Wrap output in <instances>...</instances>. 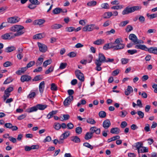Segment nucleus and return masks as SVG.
Listing matches in <instances>:
<instances>
[{
  "label": "nucleus",
  "mask_w": 157,
  "mask_h": 157,
  "mask_svg": "<svg viewBox=\"0 0 157 157\" xmlns=\"http://www.w3.org/2000/svg\"><path fill=\"white\" fill-rule=\"evenodd\" d=\"M24 29V27L23 26L18 25H14L10 28V30L13 32H17L13 36H11L13 34L12 33H7L2 35L1 37L3 40H6L20 36L24 33L25 31Z\"/></svg>",
  "instance_id": "obj_1"
},
{
  "label": "nucleus",
  "mask_w": 157,
  "mask_h": 157,
  "mask_svg": "<svg viewBox=\"0 0 157 157\" xmlns=\"http://www.w3.org/2000/svg\"><path fill=\"white\" fill-rule=\"evenodd\" d=\"M105 57L104 55L101 53H99L98 59H96L95 61V63L96 65L95 69L98 71H101L102 68L101 66L102 63L105 62Z\"/></svg>",
  "instance_id": "obj_2"
},
{
  "label": "nucleus",
  "mask_w": 157,
  "mask_h": 157,
  "mask_svg": "<svg viewBox=\"0 0 157 157\" xmlns=\"http://www.w3.org/2000/svg\"><path fill=\"white\" fill-rule=\"evenodd\" d=\"M140 8V7L138 6H134L132 7L128 6L122 11V14L124 15L130 13L134 12L135 11L137 10Z\"/></svg>",
  "instance_id": "obj_3"
},
{
  "label": "nucleus",
  "mask_w": 157,
  "mask_h": 157,
  "mask_svg": "<svg viewBox=\"0 0 157 157\" xmlns=\"http://www.w3.org/2000/svg\"><path fill=\"white\" fill-rule=\"evenodd\" d=\"M129 40H131L134 44H143L144 42L141 40H138L136 35L133 34H131L129 35L128 36Z\"/></svg>",
  "instance_id": "obj_4"
},
{
  "label": "nucleus",
  "mask_w": 157,
  "mask_h": 157,
  "mask_svg": "<svg viewBox=\"0 0 157 157\" xmlns=\"http://www.w3.org/2000/svg\"><path fill=\"white\" fill-rule=\"evenodd\" d=\"M20 18L16 16L8 18L7 19L8 22L11 24H14L19 22Z\"/></svg>",
  "instance_id": "obj_5"
},
{
  "label": "nucleus",
  "mask_w": 157,
  "mask_h": 157,
  "mask_svg": "<svg viewBox=\"0 0 157 157\" xmlns=\"http://www.w3.org/2000/svg\"><path fill=\"white\" fill-rule=\"evenodd\" d=\"M75 74L81 82L84 80V78L83 74L81 72L80 70H77L75 71Z\"/></svg>",
  "instance_id": "obj_6"
},
{
  "label": "nucleus",
  "mask_w": 157,
  "mask_h": 157,
  "mask_svg": "<svg viewBox=\"0 0 157 157\" xmlns=\"http://www.w3.org/2000/svg\"><path fill=\"white\" fill-rule=\"evenodd\" d=\"M40 51L42 52H45L47 50V47L45 44L40 42L37 43Z\"/></svg>",
  "instance_id": "obj_7"
},
{
  "label": "nucleus",
  "mask_w": 157,
  "mask_h": 157,
  "mask_svg": "<svg viewBox=\"0 0 157 157\" xmlns=\"http://www.w3.org/2000/svg\"><path fill=\"white\" fill-rule=\"evenodd\" d=\"M31 79L32 77L30 76L27 75H23L21 78V81L22 82H29Z\"/></svg>",
  "instance_id": "obj_8"
},
{
  "label": "nucleus",
  "mask_w": 157,
  "mask_h": 157,
  "mask_svg": "<svg viewBox=\"0 0 157 157\" xmlns=\"http://www.w3.org/2000/svg\"><path fill=\"white\" fill-rule=\"evenodd\" d=\"M113 50H121L124 47V45L123 44H114V43H113Z\"/></svg>",
  "instance_id": "obj_9"
},
{
  "label": "nucleus",
  "mask_w": 157,
  "mask_h": 157,
  "mask_svg": "<svg viewBox=\"0 0 157 157\" xmlns=\"http://www.w3.org/2000/svg\"><path fill=\"white\" fill-rule=\"evenodd\" d=\"M73 99V96H69L64 101L63 104L65 106L69 105Z\"/></svg>",
  "instance_id": "obj_10"
},
{
  "label": "nucleus",
  "mask_w": 157,
  "mask_h": 157,
  "mask_svg": "<svg viewBox=\"0 0 157 157\" xmlns=\"http://www.w3.org/2000/svg\"><path fill=\"white\" fill-rule=\"evenodd\" d=\"M90 131L92 135L94 132L97 134H99L100 133L101 130L100 128H98L94 126L90 128Z\"/></svg>",
  "instance_id": "obj_11"
},
{
  "label": "nucleus",
  "mask_w": 157,
  "mask_h": 157,
  "mask_svg": "<svg viewBox=\"0 0 157 157\" xmlns=\"http://www.w3.org/2000/svg\"><path fill=\"white\" fill-rule=\"evenodd\" d=\"M111 125V123L109 120L107 119L105 120L103 123V127L105 129L108 128Z\"/></svg>",
  "instance_id": "obj_12"
},
{
  "label": "nucleus",
  "mask_w": 157,
  "mask_h": 157,
  "mask_svg": "<svg viewBox=\"0 0 157 157\" xmlns=\"http://www.w3.org/2000/svg\"><path fill=\"white\" fill-rule=\"evenodd\" d=\"M135 48L137 49L148 51V48L144 45L137 44L136 45Z\"/></svg>",
  "instance_id": "obj_13"
},
{
  "label": "nucleus",
  "mask_w": 157,
  "mask_h": 157,
  "mask_svg": "<svg viewBox=\"0 0 157 157\" xmlns=\"http://www.w3.org/2000/svg\"><path fill=\"white\" fill-rule=\"evenodd\" d=\"M45 22L44 19H40L35 20L33 22V24L34 25H40Z\"/></svg>",
  "instance_id": "obj_14"
},
{
  "label": "nucleus",
  "mask_w": 157,
  "mask_h": 157,
  "mask_svg": "<svg viewBox=\"0 0 157 157\" xmlns=\"http://www.w3.org/2000/svg\"><path fill=\"white\" fill-rule=\"evenodd\" d=\"M45 87V82L44 81L41 82L39 86V90L41 94L43 93Z\"/></svg>",
  "instance_id": "obj_15"
},
{
  "label": "nucleus",
  "mask_w": 157,
  "mask_h": 157,
  "mask_svg": "<svg viewBox=\"0 0 157 157\" xmlns=\"http://www.w3.org/2000/svg\"><path fill=\"white\" fill-rule=\"evenodd\" d=\"M71 140L75 143H78L80 142L81 140L77 136H73L70 137Z\"/></svg>",
  "instance_id": "obj_16"
},
{
  "label": "nucleus",
  "mask_w": 157,
  "mask_h": 157,
  "mask_svg": "<svg viewBox=\"0 0 157 157\" xmlns=\"http://www.w3.org/2000/svg\"><path fill=\"white\" fill-rule=\"evenodd\" d=\"M26 68L25 67L19 68V70L16 72V74L18 75H21L22 74H23L24 72L27 70Z\"/></svg>",
  "instance_id": "obj_17"
},
{
  "label": "nucleus",
  "mask_w": 157,
  "mask_h": 157,
  "mask_svg": "<svg viewBox=\"0 0 157 157\" xmlns=\"http://www.w3.org/2000/svg\"><path fill=\"white\" fill-rule=\"evenodd\" d=\"M133 90L132 87L129 86H128L126 90L124 92L125 94L128 96L132 92Z\"/></svg>",
  "instance_id": "obj_18"
},
{
  "label": "nucleus",
  "mask_w": 157,
  "mask_h": 157,
  "mask_svg": "<svg viewBox=\"0 0 157 157\" xmlns=\"http://www.w3.org/2000/svg\"><path fill=\"white\" fill-rule=\"evenodd\" d=\"M36 105L35 106L28 108L26 109V112L28 113H31L34 112H36L37 110Z\"/></svg>",
  "instance_id": "obj_19"
},
{
  "label": "nucleus",
  "mask_w": 157,
  "mask_h": 157,
  "mask_svg": "<svg viewBox=\"0 0 157 157\" xmlns=\"http://www.w3.org/2000/svg\"><path fill=\"white\" fill-rule=\"evenodd\" d=\"M121 132L120 129L118 128H113L111 129L110 132L112 134H118Z\"/></svg>",
  "instance_id": "obj_20"
},
{
  "label": "nucleus",
  "mask_w": 157,
  "mask_h": 157,
  "mask_svg": "<svg viewBox=\"0 0 157 157\" xmlns=\"http://www.w3.org/2000/svg\"><path fill=\"white\" fill-rule=\"evenodd\" d=\"M148 52L150 53L157 55V47H152L148 48Z\"/></svg>",
  "instance_id": "obj_21"
},
{
  "label": "nucleus",
  "mask_w": 157,
  "mask_h": 157,
  "mask_svg": "<svg viewBox=\"0 0 157 157\" xmlns=\"http://www.w3.org/2000/svg\"><path fill=\"white\" fill-rule=\"evenodd\" d=\"M57 112L56 110H53L48 113L47 116V118L48 119H50L53 117V115L56 114Z\"/></svg>",
  "instance_id": "obj_22"
},
{
  "label": "nucleus",
  "mask_w": 157,
  "mask_h": 157,
  "mask_svg": "<svg viewBox=\"0 0 157 157\" xmlns=\"http://www.w3.org/2000/svg\"><path fill=\"white\" fill-rule=\"evenodd\" d=\"M37 110H43L45 109L47 107L46 105H43L42 104H38L36 105Z\"/></svg>",
  "instance_id": "obj_23"
},
{
  "label": "nucleus",
  "mask_w": 157,
  "mask_h": 157,
  "mask_svg": "<svg viewBox=\"0 0 157 157\" xmlns=\"http://www.w3.org/2000/svg\"><path fill=\"white\" fill-rule=\"evenodd\" d=\"M113 16V13L112 12H106L103 15V17L105 19H107L110 18Z\"/></svg>",
  "instance_id": "obj_24"
},
{
  "label": "nucleus",
  "mask_w": 157,
  "mask_h": 157,
  "mask_svg": "<svg viewBox=\"0 0 157 157\" xmlns=\"http://www.w3.org/2000/svg\"><path fill=\"white\" fill-rule=\"evenodd\" d=\"M105 43V40L101 39L97 40L93 42V44L95 45H99Z\"/></svg>",
  "instance_id": "obj_25"
},
{
  "label": "nucleus",
  "mask_w": 157,
  "mask_h": 157,
  "mask_svg": "<svg viewBox=\"0 0 157 157\" xmlns=\"http://www.w3.org/2000/svg\"><path fill=\"white\" fill-rule=\"evenodd\" d=\"M113 44L112 42L107 44H105L103 47V49L105 50H107L108 49L113 48Z\"/></svg>",
  "instance_id": "obj_26"
},
{
  "label": "nucleus",
  "mask_w": 157,
  "mask_h": 157,
  "mask_svg": "<svg viewBox=\"0 0 157 157\" xmlns=\"http://www.w3.org/2000/svg\"><path fill=\"white\" fill-rule=\"evenodd\" d=\"M82 31L84 32L92 31L91 25H89L84 26L82 29Z\"/></svg>",
  "instance_id": "obj_27"
},
{
  "label": "nucleus",
  "mask_w": 157,
  "mask_h": 157,
  "mask_svg": "<svg viewBox=\"0 0 157 157\" xmlns=\"http://www.w3.org/2000/svg\"><path fill=\"white\" fill-rule=\"evenodd\" d=\"M42 79V76L41 75H39L36 76L32 79V82H36L40 81Z\"/></svg>",
  "instance_id": "obj_28"
},
{
  "label": "nucleus",
  "mask_w": 157,
  "mask_h": 157,
  "mask_svg": "<svg viewBox=\"0 0 157 157\" xmlns=\"http://www.w3.org/2000/svg\"><path fill=\"white\" fill-rule=\"evenodd\" d=\"M63 26L60 24H55L51 26V28L52 29H57L62 27Z\"/></svg>",
  "instance_id": "obj_29"
},
{
  "label": "nucleus",
  "mask_w": 157,
  "mask_h": 157,
  "mask_svg": "<svg viewBox=\"0 0 157 157\" xmlns=\"http://www.w3.org/2000/svg\"><path fill=\"white\" fill-rule=\"evenodd\" d=\"M93 135L90 132H87L85 136V139L86 140H88L90 139L92 137Z\"/></svg>",
  "instance_id": "obj_30"
},
{
  "label": "nucleus",
  "mask_w": 157,
  "mask_h": 157,
  "mask_svg": "<svg viewBox=\"0 0 157 157\" xmlns=\"http://www.w3.org/2000/svg\"><path fill=\"white\" fill-rule=\"evenodd\" d=\"M138 151V153H145L148 151V149L147 147H142Z\"/></svg>",
  "instance_id": "obj_31"
},
{
  "label": "nucleus",
  "mask_w": 157,
  "mask_h": 157,
  "mask_svg": "<svg viewBox=\"0 0 157 157\" xmlns=\"http://www.w3.org/2000/svg\"><path fill=\"white\" fill-rule=\"evenodd\" d=\"M62 11V9L59 8H56L52 11V13L54 14H58Z\"/></svg>",
  "instance_id": "obj_32"
},
{
  "label": "nucleus",
  "mask_w": 157,
  "mask_h": 157,
  "mask_svg": "<svg viewBox=\"0 0 157 157\" xmlns=\"http://www.w3.org/2000/svg\"><path fill=\"white\" fill-rule=\"evenodd\" d=\"M43 60L44 59L43 58H39L36 63V66H40L42 64Z\"/></svg>",
  "instance_id": "obj_33"
},
{
  "label": "nucleus",
  "mask_w": 157,
  "mask_h": 157,
  "mask_svg": "<svg viewBox=\"0 0 157 157\" xmlns=\"http://www.w3.org/2000/svg\"><path fill=\"white\" fill-rule=\"evenodd\" d=\"M97 3V2L96 1L93 0L88 2L87 3V5L88 6L90 7L94 6L96 5Z\"/></svg>",
  "instance_id": "obj_34"
},
{
  "label": "nucleus",
  "mask_w": 157,
  "mask_h": 157,
  "mask_svg": "<svg viewBox=\"0 0 157 157\" xmlns=\"http://www.w3.org/2000/svg\"><path fill=\"white\" fill-rule=\"evenodd\" d=\"M143 145V143L141 142H138L136 143L135 147L136 148V149L139 151L140 149L142 147Z\"/></svg>",
  "instance_id": "obj_35"
},
{
  "label": "nucleus",
  "mask_w": 157,
  "mask_h": 157,
  "mask_svg": "<svg viewBox=\"0 0 157 157\" xmlns=\"http://www.w3.org/2000/svg\"><path fill=\"white\" fill-rule=\"evenodd\" d=\"M52 62L51 59H49L44 61L43 63V66L46 67L48 65L50 64Z\"/></svg>",
  "instance_id": "obj_36"
},
{
  "label": "nucleus",
  "mask_w": 157,
  "mask_h": 157,
  "mask_svg": "<svg viewBox=\"0 0 157 157\" xmlns=\"http://www.w3.org/2000/svg\"><path fill=\"white\" fill-rule=\"evenodd\" d=\"M98 115L99 117L101 118H104L106 116V113L104 111H101L99 113Z\"/></svg>",
  "instance_id": "obj_37"
},
{
  "label": "nucleus",
  "mask_w": 157,
  "mask_h": 157,
  "mask_svg": "<svg viewBox=\"0 0 157 157\" xmlns=\"http://www.w3.org/2000/svg\"><path fill=\"white\" fill-rule=\"evenodd\" d=\"M86 122L88 123L91 124H94L96 123L95 121L92 118H89L87 119L86 120Z\"/></svg>",
  "instance_id": "obj_38"
},
{
  "label": "nucleus",
  "mask_w": 157,
  "mask_h": 157,
  "mask_svg": "<svg viewBox=\"0 0 157 157\" xmlns=\"http://www.w3.org/2000/svg\"><path fill=\"white\" fill-rule=\"evenodd\" d=\"M43 37L42 34L41 33L36 34L33 36V38L34 39H40Z\"/></svg>",
  "instance_id": "obj_39"
},
{
  "label": "nucleus",
  "mask_w": 157,
  "mask_h": 157,
  "mask_svg": "<svg viewBox=\"0 0 157 157\" xmlns=\"http://www.w3.org/2000/svg\"><path fill=\"white\" fill-rule=\"evenodd\" d=\"M54 68V66H51L50 67L45 71V73L46 74H48L50 72H52L53 71Z\"/></svg>",
  "instance_id": "obj_40"
},
{
  "label": "nucleus",
  "mask_w": 157,
  "mask_h": 157,
  "mask_svg": "<svg viewBox=\"0 0 157 157\" xmlns=\"http://www.w3.org/2000/svg\"><path fill=\"white\" fill-rule=\"evenodd\" d=\"M54 128L55 129L59 130L61 128V124L59 123H55L54 124Z\"/></svg>",
  "instance_id": "obj_41"
},
{
  "label": "nucleus",
  "mask_w": 157,
  "mask_h": 157,
  "mask_svg": "<svg viewBox=\"0 0 157 157\" xmlns=\"http://www.w3.org/2000/svg\"><path fill=\"white\" fill-rule=\"evenodd\" d=\"M16 48L13 46H11L7 48L6 49V50L7 52H11L16 49Z\"/></svg>",
  "instance_id": "obj_42"
},
{
  "label": "nucleus",
  "mask_w": 157,
  "mask_h": 157,
  "mask_svg": "<svg viewBox=\"0 0 157 157\" xmlns=\"http://www.w3.org/2000/svg\"><path fill=\"white\" fill-rule=\"evenodd\" d=\"M35 63V62L34 61H31L27 64V66L25 67L27 69L28 68H30L33 66Z\"/></svg>",
  "instance_id": "obj_43"
},
{
  "label": "nucleus",
  "mask_w": 157,
  "mask_h": 157,
  "mask_svg": "<svg viewBox=\"0 0 157 157\" xmlns=\"http://www.w3.org/2000/svg\"><path fill=\"white\" fill-rule=\"evenodd\" d=\"M30 3L34 5H38L40 4V2L38 0H29Z\"/></svg>",
  "instance_id": "obj_44"
},
{
  "label": "nucleus",
  "mask_w": 157,
  "mask_h": 157,
  "mask_svg": "<svg viewBox=\"0 0 157 157\" xmlns=\"http://www.w3.org/2000/svg\"><path fill=\"white\" fill-rule=\"evenodd\" d=\"M124 6L122 5L116 6H112L111 7V9L113 10H119L123 8Z\"/></svg>",
  "instance_id": "obj_45"
},
{
  "label": "nucleus",
  "mask_w": 157,
  "mask_h": 157,
  "mask_svg": "<svg viewBox=\"0 0 157 157\" xmlns=\"http://www.w3.org/2000/svg\"><path fill=\"white\" fill-rule=\"evenodd\" d=\"M62 135H63L66 139L70 135V132L68 131H66Z\"/></svg>",
  "instance_id": "obj_46"
},
{
  "label": "nucleus",
  "mask_w": 157,
  "mask_h": 157,
  "mask_svg": "<svg viewBox=\"0 0 157 157\" xmlns=\"http://www.w3.org/2000/svg\"><path fill=\"white\" fill-rule=\"evenodd\" d=\"M75 132L76 133L80 134L82 132V128L81 127H78L75 128Z\"/></svg>",
  "instance_id": "obj_47"
},
{
  "label": "nucleus",
  "mask_w": 157,
  "mask_h": 157,
  "mask_svg": "<svg viewBox=\"0 0 157 157\" xmlns=\"http://www.w3.org/2000/svg\"><path fill=\"white\" fill-rule=\"evenodd\" d=\"M137 50L136 49L128 50L127 51L128 53L131 55L137 53Z\"/></svg>",
  "instance_id": "obj_48"
},
{
  "label": "nucleus",
  "mask_w": 157,
  "mask_h": 157,
  "mask_svg": "<svg viewBox=\"0 0 157 157\" xmlns=\"http://www.w3.org/2000/svg\"><path fill=\"white\" fill-rule=\"evenodd\" d=\"M83 145L84 146L88 148H90V149L92 150L93 149V146L92 145H91L89 143L87 142L84 143L83 144Z\"/></svg>",
  "instance_id": "obj_49"
},
{
  "label": "nucleus",
  "mask_w": 157,
  "mask_h": 157,
  "mask_svg": "<svg viewBox=\"0 0 157 157\" xmlns=\"http://www.w3.org/2000/svg\"><path fill=\"white\" fill-rule=\"evenodd\" d=\"M129 22V21H126L121 22L119 25L120 26L123 27L125 26L126 25L128 24Z\"/></svg>",
  "instance_id": "obj_50"
},
{
  "label": "nucleus",
  "mask_w": 157,
  "mask_h": 157,
  "mask_svg": "<svg viewBox=\"0 0 157 157\" xmlns=\"http://www.w3.org/2000/svg\"><path fill=\"white\" fill-rule=\"evenodd\" d=\"M133 28L132 27L131 25H128L126 29V31L127 33H128L131 31L133 30Z\"/></svg>",
  "instance_id": "obj_51"
},
{
  "label": "nucleus",
  "mask_w": 157,
  "mask_h": 157,
  "mask_svg": "<svg viewBox=\"0 0 157 157\" xmlns=\"http://www.w3.org/2000/svg\"><path fill=\"white\" fill-rule=\"evenodd\" d=\"M36 96V93L35 92H30L28 95L27 98H34Z\"/></svg>",
  "instance_id": "obj_52"
},
{
  "label": "nucleus",
  "mask_w": 157,
  "mask_h": 157,
  "mask_svg": "<svg viewBox=\"0 0 157 157\" xmlns=\"http://www.w3.org/2000/svg\"><path fill=\"white\" fill-rule=\"evenodd\" d=\"M128 61L129 59H128L125 58H123L121 59V63L123 64H126L128 63Z\"/></svg>",
  "instance_id": "obj_53"
},
{
  "label": "nucleus",
  "mask_w": 157,
  "mask_h": 157,
  "mask_svg": "<svg viewBox=\"0 0 157 157\" xmlns=\"http://www.w3.org/2000/svg\"><path fill=\"white\" fill-rule=\"evenodd\" d=\"M102 8L105 9H108L109 8V5L107 3H102L101 5Z\"/></svg>",
  "instance_id": "obj_54"
},
{
  "label": "nucleus",
  "mask_w": 157,
  "mask_h": 157,
  "mask_svg": "<svg viewBox=\"0 0 157 157\" xmlns=\"http://www.w3.org/2000/svg\"><path fill=\"white\" fill-rule=\"evenodd\" d=\"M51 90L55 91L57 90V86L55 83H52L51 84Z\"/></svg>",
  "instance_id": "obj_55"
},
{
  "label": "nucleus",
  "mask_w": 157,
  "mask_h": 157,
  "mask_svg": "<svg viewBox=\"0 0 157 157\" xmlns=\"http://www.w3.org/2000/svg\"><path fill=\"white\" fill-rule=\"evenodd\" d=\"M12 81V79L10 77L8 78L4 82V84H7Z\"/></svg>",
  "instance_id": "obj_56"
},
{
  "label": "nucleus",
  "mask_w": 157,
  "mask_h": 157,
  "mask_svg": "<svg viewBox=\"0 0 157 157\" xmlns=\"http://www.w3.org/2000/svg\"><path fill=\"white\" fill-rule=\"evenodd\" d=\"M67 65L66 63H62L60 64L59 68L61 69H64L66 67Z\"/></svg>",
  "instance_id": "obj_57"
},
{
  "label": "nucleus",
  "mask_w": 157,
  "mask_h": 157,
  "mask_svg": "<svg viewBox=\"0 0 157 157\" xmlns=\"http://www.w3.org/2000/svg\"><path fill=\"white\" fill-rule=\"evenodd\" d=\"M137 113L140 118H142L144 117V114L142 111H139L137 112Z\"/></svg>",
  "instance_id": "obj_58"
},
{
  "label": "nucleus",
  "mask_w": 157,
  "mask_h": 157,
  "mask_svg": "<svg viewBox=\"0 0 157 157\" xmlns=\"http://www.w3.org/2000/svg\"><path fill=\"white\" fill-rule=\"evenodd\" d=\"M66 30L67 32H71L75 30V28L72 27H66Z\"/></svg>",
  "instance_id": "obj_59"
},
{
  "label": "nucleus",
  "mask_w": 157,
  "mask_h": 157,
  "mask_svg": "<svg viewBox=\"0 0 157 157\" xmlns=\"http://www.w3.org/2000/svg\"><path fill=\"white\" fill-rule=\"evenodd\" d=\"M42 71V67H40L34 69L33 71L34 72H39Z\"/></svg>",
  "instance_id": "obj_60"
},
{
  "label": "nucleus",
  "mask_w": 157,
  "mask_h": 157,
  "mask_svg": "<svg viewBox=\"0 0 157 157\" xmlns=\"http://www.w3.org/2000/svg\"><path fill=\"white\" fill-rule=\"evenodd\" d=\"M120 113H121V115L120 116L122 117H124L128 114L127 112L125 110H123Z\"/></svg>",
  "instance_id": "obj_61"
},
{
  "label": "nucleus",
  "mask_w": 157,
  "mask_h": 157,
  "mask_svg": "<svg viewBox=\"0 0 157 157\" xmlns=\"http://www.w3.org/2000/svg\"><path fill=\"white\" fill-rule=\"evenodd\" d=\"M138 19L141 23H143L144 22L145 19L143 16H140L139 17Z\"/></svg>",
  "instance_id": "obj_62"
},
{
  "label": "nucleus",
  "mask_w": 157,
  "mask_h": 157,
  "mask_svg": "<svg viewBox=\"0 0 157 157\" xmlns=\"http://www.w3.org/2000/svg\"><path fill=\"white\" fill-rule=\"evenodd\" d=\"M12 63L11 62L9 61H6L3 64V66L5 67H7L11 66Z\"/></svg>",
  "instance_id": "obj_63"
},
{
  "label": "nucleus",
  "mask_w": 157,
  "mask_h": 157,
  "mask_svg": "<svg viewBox=\"0 0 157 157\" xmlns=\"http://www.w3.org/2000/svg\"><path fill=\"white\" fill-rule=\"evenodd\" d=\"M127 125V123L125 121L122 122L120 125L121 127L122 128H125Z\"/></svg>",
  "instance_id": "obj_64"
}]
</instances>
